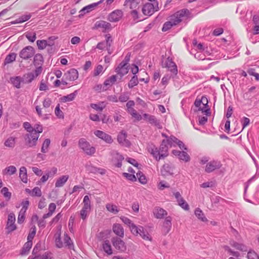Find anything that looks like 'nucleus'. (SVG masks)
<instances>
[{
  "label": "nucleus",
  "instance_id": "obj_1",
  "mask_svg": "<svg viewBox=\"0 0 259 259\" xmlns=\"http://www.w3.org/2000/svg\"><path fill=\"white\" fill-rule=\"evenodd\" d=\"M61 228L62 227L61 225L57 227V231L54 236L56 246L58 248L67 247L68 248H72L73 243L70 237L65 233L64 234L63 238L61 237Z\"/></svg>",
  "mask_w": 259,
  "mask_h": 259
},
{
  "label": "nucleus",
  "instance_id": "obj_2",
  "mask_svg": "<svg viewBox=\"0 0 259 259\" xmlns=\"http://www.w3.org/2000/svg\"><path fill=\"white\" fill-rule=\"evenodd\" d=\"M162 136L165 137V139H163L162 141L161 145L163 147L167 148V151L168 152V147H175L178 145L180 149H185L184 145L182 142L179 140L177 138L174 136L167 137L165 134H162Z\"/></svg>",
  "mask_w": 259,
  "mask_h": 259
},
{
  "label": "nucleus",
  "instance_id": "obj_3",
  "mask_svg": "<svg viewBox=\"0 0 259 259\" xmlns=\"http://www.w3.org/2000/svg\"><path fill=\"white\" fill-rule=\"evenodd\" d=\"M194 105L196 107L198 108V111H201L206 116L210 115V109L208 106V100L206 97L202 96L201 99H197L194 102Z\"/></svg>",
  "mask_w": 259,
  "mask_h": 259
},
{
  "label": "nucleus",
  "instance_id": "obj_4",
  "mask_svg": "<svg viewBox=\"0 0 259 259\" xmlns=\"http://www.w3.org/2000/svg\"><path fill=\"white\" fill-rule=\"evenodd\" d=\"M82 204L83 206L80 210L79 214L80 218L84 221L88 218L91 210V200L89 196L85 195L84 197Z\"/></svg>",
  "mask_w": 259,
  "mask_h": 259
},
{
  "label": "nucleus",
  "instance_id": "obj_5",
  "mask_svg": "<svg viewBox=\"0 0 259 259\" xmlns=\"http://www.w3.org/2000/svg\"><path fill=\"white\" fill-rule=\"evenodd\" d=\"M35 103L36 104L35 108L38 115L44 118H47V115L48 111L49 100L48 99H45L41 103H38V100H37Z\"/></svg>",
  "mask_w": 259,
  "mask_h": 259
},
{
  "label": "nucleus",
  "instance_id": "obj_6",
  "mask_svg": "<svg viewBox=\"0 0 259 259\" xmlns=\"http://www.w3.org/2000/svg\"><path fill=\"white\" fill-rule=\"evenodd\" d=\"M78 77V72L74 68H72L67 71L63 75L62 83L63 85H67L68 81L76 80Z\"/></svg>",
  "mask_w": 259,
  "mask_h": 259
},
{
  "label": "nucleus",
  "instance_id": "obj_7",
  "mask_svg": "<svg viewBox=\"0 0 259 259\" xmlns=\"http://www.w3.org/2000/svg\"><path fill=\"white\" fill-rule=\"evenodd\" d=\"M130 231L135 236L139 235L145 240H151V237L149 234L141 226H137L135 224Z\"/></svg>",
  "mask_w": 259,
  "mask_h": 259
},
{
  "label": "nucleus",
  "instance_id": "obj_8",
  "mask_svg": "<svg viewBox=\"0 0 259 259\" xmlns=\"http://www.w3.org/2000/svg\"><path fill=\"white\" fill-rule=\"evenodd\" d=\"M157 2L153 4L147 3L145 4L142 8V11L144 15L151 16L154 12L159 10V8Z\"/></svg>",
  "mask_w": 259,
  "mask_h": 259
},
{
  "label": "nucleus",
  "instance_id": "obj_9",
  "mask_svg": "<svg viewBox=\"0 0 259 259\" xmlns=\"http://www.w3.org/2000/svg\"><path fill=\"white\" fill-rule=\"evenodd\" d=\"M79 147L88 155H92L96 152L94 147L91 146L90 143L84 139H80L78 142Z\"/></svg>",
  "mask_w": 259,
  "mask_h": 259
},
{
  "label": "nucleus",
  "instance_id": "obj_10",
  "mask_svg": "<svg viewBox=\"0 0 259 259\" xmlns=\"http://www.w3.org/2000/svg\"><path fill=\"white\" fill-rule=\"evenodd\" d=\"M151 154L156 160H159L166 157L168 155V152L167 151V148L163 147L161 145L159 149L157 148L152 149Z\"/></svg>",
  "mask_w": 259,
  "mask_h": 259
},
{
  "label": "nucleus",
  "instance_id": "obj_11",
  "mask_svg": "<svg viewBox=\"0 0 259 259\" xmlns=\"http://www.w3.org/2000/svg\"><path fill=\"white\" fill-rule=\"evenodd\" d=\"M111 242L114 248L119 251L123 252L126 250L125 243L120 237H112L111 239Z\"/></svg>",
  "mask_w": 259,
  "mask_h": 259
},
{
  "label": "nucleus",
  "instance_id": "obj_12",
  "mask_svg": "<svg viewBox=\"0 0 259 259\" xmlns=\"http://www.w3.org/2000/svg\"><path fill=\"white\" fill-rule=\"evenodd\" d=\"M38 137V133L32 131V132L28 133L26 135L25 141L29 147H32L35 145Z\"/></svg>",
  "mask_w": 259,
  "mask_h": 259
},
{
  "label": "nucleus",
  "instance_id": "obj_13",
  "mask_svg": "<svg viewBox=\"0 0 259 259\" xmlns=\"http://www.w3.org/2000/svg\"><path fill=\"white\" fill-rule=\"evenodd\" d=\"M221 165L222 164L219 161H210L206 163L205 171L208 173L212 172L215 169H219L221 167Z\"/></svg>",
  "mask_w": 259,
  "mask_h": 259
},
{
  "label": "nucleus",
  "instance_id": "obj_14",
  "mask_svg": "<svg viewBox=\"0 0 259 259\" xmlns=\"http://www.w3.org/2000/svg\"><path fill=\"white\" fill-rule=\"evenodd\" d=\"M34 54V50L33 47L27 46L24 48L20 53V57L24 59H27L32 57Z\"/></svg>",
  "mask_w": 259,
  "mask_h": 259
},
{
  "label": "nucleus",
  "instance_id": "obj_15",
  "mask_svg": "<svg viewBox=\"0 0 259 259\" xmlns=\"http://www.w3.org/2000/svg\"><path fill=\"white\" fill-rule=\"evenodd\" d=\"M95 135L98 137L99 138L102 139L104 141H105L106 143L108 144H111L113 140L111 137V136L106 133L100 131V130H97L95 131L94 133Z\"/></svg>",
  "mask_w": 259,
  "mask_h": 259
},
{
  "label": "nucleus",
  "instance_id": "obj_16",
  "mask_svg": "<svg viewBox=\"0 0 259 259\" xmlns=\"http://www.w3.org/2000/svg\"><path fill=\"white\" fill-rule=\"evenodd\" d=\"M104 0H100L97 3H94L92 4L89 5L84 8H83L81 10H80V14L78 16H83L84 14L87 13H89L94 10L96 7H97L99 4H101Z\"/></svg>",
  "mask_w": 259,
  "mask_h": 259
},
{
  "label": "nucleus",
  "instance_id": "obj_17",
  "mask_svg": "<svg viewBox=\"0 0 259 259\" xmlns=\"http://www.w3.org/2000/svg\"><path fill=\"white\" fill-rule=\"evenodd\" d=\"M93 29H101L103 32H105L111 29V25L108 22L100 20L96 22Z\"/></svg>",
  "mask_w": 259,
  "mask_h": 259
},
{
  "label": "nucleus",
  "instance_id": "obj_18",
  "mask_svg": "<svg viewBox=\"0 0 259 259\" xmlns=\"http://www.w3.org/2000/svg\"><path fill=\"white\" fill-rule=\"evenodd\" d=\"M15 220L16 219L14 213H10L8 215L6 227L9 232H12L16 229V226L15 224Z\"/></svg>",
  "mask_w": 259,
  "mask_h": 259
},
{
  "label": "nucleus",
  "instance_id": "obj_19",
  "mask_svg": "<svg viewBox=\"0 0 259 259\" xmlns=\"http://www.w3.org/2000/svg\"><path fill=\"white\" fill-rule=\"evenodd\" d=\"M163 67L168 68V69L173 74H177L178 73L177 66L176 64L172 61L169 58L166 59L164 64Z\"/></svg>",
  "mask_w": 259,
  "mask_h": 259
},
{
  "label": "nucleus",
  "instance_id": "obj_20",
  "mask_svg": "<svg viewBox=\"0 0 259 259\" xmlns=\"http://www.w3.org/2000/svg\"><path fill=\"white\" fill-rule=\"evenodd\" d=\"M181 19L180 17H175V19L171 20L169 21L165 22L162 28L163 32L169 30L173 26L176 25L181 22Z\"/></svg>",
  "mask_w": 259,
  "mask_h": 259
},
{
  "label": "nucleus",
  "instance_id": "obj_21",
  "mask_svg": "<svg viewBox=\"0 0 259 259\" xmlns=\"http://www.w3.org/2000/svg\"><path fill=\"white\" fill-rule=\"evenodd\" d=\"M112 231L114 233L120 238H123L124 235V230L122 226L118 223H115L112 226Z\"/></svg>",
  "mask_w": 259,
  "mask_h": 259
},
{
  "label": "nucleus",
  "instance_id": "obj_22",
  "mask_svg": "<svg viewBox=\"0 0 259 259\" xmlns=\"http://www.w3.org/2000/svg\"><path fill=\"white\" fill-rule=\"evenodd\" d=\"M128 71V66L126 65V62H124V61H122L116 69V72L121 76L126 74Z\"/></svg>",
  "mask_w": 259,
  "mask_h": 259
},
{
  "label": "nucleus",
  "instance_id": "obj_23",
  "mask_svg": "<svg viewBox=\"0 0 259 259\" xmlns=\"http://www.w3.org/2000/svg\"><path fill=\"white\" fill-rule=\"evenodd\" d=\"M154 217L159 219L163 218V217L167 214V211L164 209L157 207H155L153 210Z\"/></svg>",
  "mask_w": 259,
  "mask_h": 259
},
{
  "label": "nucleus",
  "instance_id": "obj_24",
  "mask_svg": "<svg viewBox=\"0 0 259 259\" xmlns=\"http://www.w3.org/2000/svg\"><path fill=\"white\" fill-rule=\"evenodd\" d=\"M143 119L145 121L148 122L149 123L154 125H157L159 121L157 120L155 116L147 113H144L143 114Z\"/></svg>",
  "mask_w": 259,
  "mask_h": 259
},
{
  "label": "nucleus",
  "instance_id": "obj_25",
  "mask_svg": "<svg viewBox=\"0 0 259 259\" xmlns=\"http://www.w3.org/2000/svg\"><path fill=\"white\" fill-rule=\"evenodd\" d=\"M127 135L125 132L122 131L119 133L117 137L118 142L123 145L128 146L129 141L126 139Z\"/></svg>",
  "mask_w": 259,
  "mask_h": 259
},
{
  "label": "nucleus",
  "instance_id": "obj_26",
  "mask_svg": "<svg viewBox=\"0 0 259 259\" xmlns=\"http://www.w3.org/2000/svg\"><path fill=\"white\" fill-rule=\"evenodd\" d=\"M69 179L68 175H63L58 178L55 183V187L57 188L63 187Z\"/></svg>",
  "mask_w": 259,
  "mask_h": 259
},
{
  "label": "nucleus",
  "instance_id": "obj_27",
  "mask_svg": "<svg viewBox=\"0 0 259 259\" xmlns=\"http://www.w3.org/2000/svg\"><path fill=\"white\" fill-rule=\"evenodd\" d=\"M123 157L118 153H115L113 155L112 160L116 166L120 167L121 166V161L123 160Z\"/></svg>",
  "mask_w": 259,
  "mask_h": 259
},
{
  "label": "nucleus",
  "instance_id": "obj_28",
  "mask_svg": "<svg viewBox=\"0 0 259 259\" xmlns=\"http://www.w3.org/2000/svg\"><path fill=\"white\" fill-rule=\"evenodd\" d=\"M106 208L108 211L116 214L119 211V209L117 206L113 203H109L106 204Z\"/></svg>",
  "mask_w": 259,
  "mask_h": 259
},
{
  "label": "nucleus",
  "instance_id": "obj_29",
  "mask_svg": "<svg viewBox=\"0 0 259 259\" xmlns=\"http://www.w3.org/2000/svg\"><path fill=\"white\" fill-rule=\"evenodd\" d=\"M19 177L23 183H27L28 178L27 175V170L25 167L22 166L20 167L19 169Z\"/></svg>",
  "mask_w": 259,
  "mask_h": 259
},
{
  "label": "nucleus",
  "instance_id": "obj_30",
  "mask_svg": "<svg viewBox=\"0 0 259 259\" xmlns=\"http://www.w3.org/2000/svg\"><path fill=\"white\" fill-rule=\"evenodd\" d=\"M120 219L124 225H126L129 228L130 230H131L135 225L132 220L125 216L122 215L120 217Z\"/></svg>",
  "mask_w": 259,
  "mask_h": 259
},
{
  "label": "nucleus",
  "instance_id": "obj_31",
  "mask_svg": "<svg viewBox=\"0 0 259 259\" xmlns=\"http://www.w3.org/2000/svg\"><path fill=\"white\" fill-rule=\"evenodd\" d=\"M171 220H172V218L170 216L167 217L165 219L163 227L165 229L166 233L169 232L171 229Z\"/></svg>",
  "mask_w": 259,
  "mask_h": 259
},
{
  "label": "nucleus",
  "instance_id": "obj_32",
  "mask_svg": "<svg viewBox=\"0 0 259 259\" xmlns=\"http://www.w3.org/2000/svg\"><path fill=\"white\" fill-rule=\"evenodd\" d=\"M32 246V241L27 240V241L25 243L22 248L21 254L22 255H25L28 254L30 249L31 248Z\"/></svg>",
  "mask_w": 259,
  "mask_h": 259
},
{
  "label": "nucleus",
  "instance_id": "obj_33",
  "mask_svg": "<svg viewBox=\"0 0 259 259\" xmlns=\"http://www.w3.org/2000/svg\"><path fill=\"white\" fill-rule=\"evenodd\" d=\"M10 81L11 83L17 89H19L21 87V82L22 81V78L20 76H15L11 77Z\"/></svg>",
  "mask_w": 259,
  "mask_h": 259
},
{
  "label": "nucleus",
  "instance_id": "obj_34",
  "mask_svg": "<svg viewBox=\"0 0 259 259\" xmlns=\"http://www.w3.org/2000/svg\"><path fill=\"white\" fill-rule=\"evenodd\" d=\"M103 248L104 251L108 255H111L112 254V249L111 248V246L109 243L108 240H106L104 241L103 245Z\"/></svg>",
  "mask_w": 259,
  "mask_h": 259
},
{
  "label": "nucleus",
  "instance_id": "obj_35",
  "mask_svg": "<svg viewBox=\"0 0 259 259\" xmlns=\"http://www.w3.org/2000/svg\"><path fill=\"white\" fill-rule=\"evenodd\" d=\"M90 107L97 111H102L106 107L104 102H99L97 104L92 103Z\"/></svg>",
  "mask_w": 259,
  "mask_h": 259
},
{
  "label": "nucleus",
  "instance_id": "obj_36",
  "mask_svg": "<svg viewBox=\"0 0 259 259\" xmlns=\"http://www.w3.org/2000/svg\"><path fill=\"white\" fill-rule=\"evenodd\" d=\"M76 96V92L71 93L67 96H63L60 100L63 102H67L73 101Z\"/></svg>",
  "mask_w": 259,
  "mask_h": 259
},
{
  "label": "nucleus",
  "instance_id": "obj_37",
  "mask_svg": "<svg viewBox=\"0 0 259 259\" xmlns=\"http://www.w3.org/2000/svg\"><path fill=\"white\" fill-rule=\"evenodd\" d=\"M195 214L197 217V218L201 221L204 222H206L207 221V219L204 216V213L200 208H197L195 209Z\"/></svg>",
  "mask_w": 259,
  "mask_h": 259
},
{
  "label": "nucleus",
  "instance_id": "obj_38",
  "mask_svg": "<svg viewBox=\"0 0 259 259\" xmlns=\"http://www.w3.org/2000/svg\"><path fill=\"white\" fill-rule=\"evenodd\" d=\"M128 113L131 115L132 118H134L135 121H139L143 119V116L139 113L136 109L133 110Z\"/></svg>",
  "mask_w": 259,
  "mask_h": 259
},
{
  "label": "nucleus",
  "instance_id": "obj_39",
  "mask_svg": "<svg viewBox=\"0 0 259 259\" xmlns=\"http://www.w3.org/2000/svg\"><path fill=\"white\" fill-rule=\"evenodd\" d=\"M140 0H125L124 5H128L131 9L136 8L139 4Z\"/></svg>",
  "mask_w": 259,
  "mask_h": 259
},
{
  "label": "nucleus",
  "instance_id": "obj_40",
  "mask_svg": "<svg viewBox=\"0 0 259 259\" xmlns=\"http://www.w3.org/2000/svg\"><path fill=\"white\" fill-rule=\"evenodd\" d=\"M254 25L253 28V33L254 35L259 34V17H253Z\"/></svg>",
  "mask_w": 259,
  "mask_h": 259
},
{
  "label": "nucleus",
  "instance_id": "obj_41",
  "mask_svg": "<svg viewBox=\"0 0 259 259\" xmlns=\"http://www.w3.org/2000/svg\"><path fill=\"white\" fill-rule=\"evenodd\" d=\"M4 145L7 147H14L15 145V139L13 137H9L6 140Z\"/></svg>",
  "mask_w": 259,
  "mask_h": 259
},
{
  "label": "nucleus",
  "instance_id": "obj_42",
  "mask_svg": "<svg viewBox=\"0 0 259 259\" xmlns=\"http://www.w3.org/2000/svg\"><path fill=\"white\" fill-rule=\"evenodd\" d=\"M190 11L187 9H183L177 12L172 16H189L190 15Z\"/></svg>",
  "mask_w": 259,
  "mask_h": 259
},
{
  "label": "nucleus",
  "instance_id": "obj_43",
  "mask_svg": "<svg viewBox=\"0 0 259 259\" xmlns=\"http://www.w3.org/2000/svg\"><path fill=\"white\" fill-rule=\"evenodd\" d=\"M16 168L15 166L11 165L7 167L3 171L5 174L12 175L16 172Z\"/></svg>",
  "mask_w": 259,
  "mask_h": 259
},
{
  "label": "nucleus",
  "instance_id": "obj_44",
  "mask_svg": "<svg viewBox=\"0 0 259 259\" xmlns=\"http://www.w3.org/2000/svg\"><path fill=\"white\" fill-rule=\"evenodd\" d=\"M136 176L139 180V181L142 184H146L147 182V180L145 176L141 171H139L136 172Z\"/></svg>",
  "mask_w": 259,
  "mask_h": 259
},
{
  "label": "nucleus",
  "instance_id": "obj_45",
  "mask_svg": "<svg viewBox=\"0 0 259 259\" xmlns=\"http://www.w3.org/2000/svg\"><path fill=\"white\" fill-rule=\"evenodd\" d=\"M16 54L14 53H10L7 56L5 60V64H9L13 61H14L16 59Z\"/></svg>",
  "mask_w": 259,
  "mask_h": 259
},
{
  "label": "nucleus",
  "instance_id": "obj_46",
  "mask_svg": "<svg viewBox=\"0 0 259 259\" xmlns=\"http://www.w3.org/2000/svg\"><path fill=\"white\" fill-rule=\"evenodd\" d=\"M43 62L42 56L40 54H36L34 58V64L35 66H39L42 64Z\"/></svg>",
  "mask_w": 259,
  "mask_h": 259
},
{
  "label": "nucleus",
  "instance_id": "obj_47",
  "mask_svg": "<svg viewBox=\"0 0 259 259\" xmlns=\"http://www.w3.org/2000/svg\"><path fill=\"white\" fill-rule=\"evenodd\" d=\"M116 81V75H112L108 79H106L104 83L105 86H110L114 84Z\"/></svg>",
  "mask_w": 259,
  "mask_h": 259
},
{
  "label": "nucleus",
  "instance_id": "obj_48",
  "mask_svg": "<svg viewBox=\"0 0 259 259\" xmlns=\"http://www.w3.org/2000/svg\"><path fill=\"white\" fill-rule=\"evenodd\" d=\"M55 114L58 118H64V113L60 109L59 104H58L55 109Z\"/></svg>",
  "mask_w": 259,
  "mask_h": 259
},
{
  "label": "nucleus",
  "instance_id": "obj_49",
  "mask_svg": "<svg viewBox=\"0 0 259 259\" xmlns=\"http://www.w3.org/2000/svg\"><path fill=\"white\" fill-rule=\"evenodd\" d=\"M177 202L179 205L184 210H188L189 209V206L188 204L183 198L180 199Z\"/></svg>",
  "mask_w": 259,
  "mask_h": 259
},
{
  "label": "nucleus",
  "instance_id": "obj_50",
  "mask_svg": "<svg viewBox=\"0 0 259 259\" xmlns=\"http://www.w3.org/2000/svg\"><path fill=\"white\" fill-rule=\"evenodd\" d=\"M138 79L137 76H134L132 79L130 80L128 83V87L129 88L131 89L133 87L136 86L138 84Z\"/></svg>",
  "mask_w": 259,
  "mask_h": 259
},
{
  "label": "nucleus",
  "instance_id": "obj_51",
  "mask_svg": "<svg viewBox=\"0 0 259 259\" xmlns=\"http://www.w3.org/2000/svg\"><path fill=\"white\" fill-rule=\"evenodd\" d=\"M51 199L52 201H56V203L58 205H61L63 202V200L62 199H57V194L56 192H55L54 191H52L51 196Z\"/></svg>",
  "mask_w": 259,
  "mask_h": 259
},
{
  "label": "nucleus",
  "instance_id": "obj_52",
  "mask_svg": "<svg viewBox=\"0 0 259 259\" xmlns=\"http://www.w3.org/2000/svg\"><path fill=\"white\" fill-rule=\"evenodd\" d=\"M36 234V228L34 226L30 229V232L27 237V240L32 241V240Z\"/></svg>",
  "mask_w": 259,
  "mask_h": 259
},
{
  "label": "nucleus",
  "instance_id": "obj_53",
  "mask_svg": "<svg viewBox=\"0 0 259 259\" xmlns=\"http://www.w3.org/2000/svg\"><path fill=\"white\" fill-rule=\"evenodd\" d=\"M36 234V228L34 226L30 229V232L27 237V240L32 241V240Z\"/></svg>",
  "mask_w": 259,
  "mask_h": 259
},
{
  "label": "nucleus",
  "instance_id": "obj_54",
  "mask_svg": "<svg viewBox=\"0 0 259 259\" xmlns=\"http://www.w3.org/2000/svg\"><path fill=\"white\" fill-rule=\"evenodd\" d=\"M25 35L31 42H34L36 39V34L35 32H27L25 33Z\"/></svg>",
  "mask_w": 259,
  "mask_h": 259
},
{
  "label": "nucleus",
  "instance_id": "obj_55",
  "mask_svg": "<svg viewBox=\"0 0 259 259\" xmlns=\"http://www.w3.org/2000/svg\"><path fill=\"white\" fill-rule=\"evenodd\" d=\"M179 158L185 162H188L190 160V157L187 153L182 151L180 155Z\"/></svg>",
  "mask_w": 259,
  "mask_h": 259
},
{
  "label": "nucleus",
  "instance_id": "obj_56",
  "mask_svg": "<svg viewBox=\"0 0 259 259\" xmlns=\"http://www.w3.org/2000/svg\"><path fill=\"white\" fill-rule=\"evenodd\" d=\"M1 193L3 194L4 196L7 199L10 200L11 197V193L9 191L7 187H4L1 190Z\"/></svg>",
  "mask_w": 259,
  "mask_h": 259
},
{
  "label": "nucleus",
  "instance_id": "obj_57",
  "mask_svg": "<svg viewBox=\"0 0 259 259\" xmlns=\"http://www.w3.org/2000/svg\"><path fill=\"white\" fill-rule=\"evenodd\" d=\"M123 176L128 180L131 181L132 182H135L137 180V177L133 174H130L127 172L123 173Z\"/></svg>",
  "mask_w": 259,
  "mask_h": 259
},
{
  "label": "nucleus",
  "instance_id": "obj_58",
  "mask_svg": "<svg viewBox=\"0 0 259 259\" xmlns=\"http://www.w3.org/2000/svg\"><path fill=\"white\" fill-rule=\"evenodd\" d=\"M230 244L232 247L235 248L237 249L240 250H244L245 249V246L244 245L238 243L234 241L231 242Z\"/></svg>",
  "mask_w": 259,
  "mask_h": 259
},
{
  "label": "nucleus",
  "instance_id": "obj_59",
  "mask_svg": "<svg viewBox=\"0 0 259 259\" xmlns=\"http://www.w3.org/2000/svg\"><path fill=\"white\" fill-rule=\"evenodd\" d=\"M135 102L133 100L128 101L126 104V110L128 113L133 110L135 109L134 108L135 106Z\"/></svg>",
  "mask_w": 259,
  "mask_h": 259
},
{
  "label": "nucleus",
  "instance_id": "obj_60",
  "mask_svg": "<svg viewBox=\"0 0 259 259\" xmlns=\"http://www.w3.org/2000/svg\"><path fill=\"white\" fill-rule=\"evenodd\" d=\"M248 73L251 76L255 77L256 80H259V73L254 68H250L247 71Z\"/></svg>",
  "mask_w": 259,
  "mask_h": 259
},
{
  "label": "nucleus",
  "instance_id": "obj_61",
  "mask_svg": "<svg viewBox=\"0 0 259 259\" xmlns=\"http://www.w3.org/2000/svg\"><path fill=\"white\" fill-rule=\"evenodd\" d=\"M25 211L20 210L18 217V223L19 224H22L25 221Z\"/></svg>",
  "mask_w": 259,
  "mask_h": 259
},
{
  "label": "nucleus",
  "instance_id": "obj_62",
  "mask_svg": "<svg viewBox=\"0 0 259 259\" xmlns=\"http://www.w3.org/2000/svg\"><path fill=\"white\" fill-rule=\"evenodd\" d=\"M103 67L101 65H98L94 70V75L98 76L103 72Z\"/></svg>",
  "mask_w": 259,
  "mask_h": 259
},
{
  "label": "nucleus",
  "instance_id": "obj_63",
  "mask_svg": "<svg viewBox=\"0 0 259 259\" xmlns=\"http://www.w3.org/2000/svg\"><path fill=\"white\" fill-rule=\"evenodd\" d=\"M248 259H259L258 255L254 251H249L247 253Z\"/></svg>",
  "mask_w": 259,
  "mask_h": 259
},
{
  "label": "nucleus",
  "instance_id": "obj_64",
  "mask_svg": "<svg viewBox=\"0 0 259 259\" xmlns=\"http://www.w3.org/2000/svg\"><path fill=\"white\" fill-rule=\"evenodd\" d=\"M41 192L40 189L38 187H36L32 189V197H35V196L40 197L41 196Z\"/></svg>",
  "mask_w": 259,
  "mask_h": 259
}]
</instances>
